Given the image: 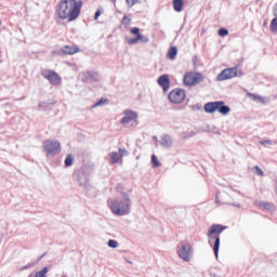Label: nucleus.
<instances>
[{
    "label": "nucleus",
    "mask_w": 277,
    "mask_h": 277,
    "mask_svg": "<svg viewBox=\"0 0 277 277\" xmlns=\"http://www.w3.org/2000/svg\"><path fill=\"white\" fill-rule=\"evenodd\" d=\"M130 31H131V34H133V36H136V37L134 38V40H136V44H137L138 42H141L142 34H140V28L134 27V28H132Z\"/></svg>",
    "instance_id": "obj_21"
},
{
    "label": "nucleus",
    "mask_w": 277,
    "mask_h": 277,
    "mask_svg": "<svg viewBox=\"0 0 277 277\" xmlns=\"http://www.w3.org/2000/svg\"><path fill=\"white\" fill-rule=\"evenodd\" d=\"M243 72L239 67H230L223 69L215 78V81H228V79H235V77H241Z\"/></svg>",
    "instance_id": "obj_5"
},
{
    "label": "nucleus",
    "mask_w": 277,
    "mask_h": 277,
    "mask_svg": "<svg viewBox=\"0 0 277 277\" xmlns=\"http://www.w3.org/2000/svg\"><path fill=\"white\" fill-rule=\"evenodd\" d=\"M273 14H274L275 18H277V3L274 6Z\"/></svg>",
    "instance_id": "obj_40"
},
{
    "label": "nucleus",
    "mask_w": 277,
    "mask_h": 277,
    "mask_svg": "<svg viewBox=\"0 0 277 277\" xmlns=\"http://www.w3.org/2000/svg\"><path fill=\"white\" fill-rule=\"evenodd\" d=\"M79 78L85 83H96V81L101 80V76L94 70L82 71L79 74Z\"/></svg>",
    "instance_id": "obj_8"
},
{
    "label": "nucleus",
    "mask_w": 277,
    "mask_h": 277,
    "mask_svg": "<svg viewBox=\"0 0 277 277\" xmlns=\"http://www.w3.org/2000/svg\"><path fill=\"white\" fill-rule=\"evenodd\" d=\"M233 207H241V205L240 203H238V202H235V203H233Z\"/></svg>",
    "instance_id": "obj_41"
},
{
    "label": "nucleus",
    "mask_w": 277,
    "mask_h": 277,
    "mask_svg": "<svg viewBox=\"0 0 277 277\" xmlns=\"http://www.w3.org/2000/svg\"><path fill=\"white\" fill-rule=\"evenodd\" d=\"M183 0H173V10L175 12H183Z\"/></svg>",
    "instance_id": "obj_20"
},
{
    "label": "nucleus",
    "mask_w": 277,
    "mask_h": 277,
    "mask_svg": "<svg viewBox=\"0 0 277 277\" xmlns=\"http://www.w3.org/2000/svg\"><path fill=\"white\" fill-rule=\"evenodd\" d=\"M107 205L111 213L119 217L131 213V196L127 193H120L117 197L108 199Z\"/></svg>",
    "instance_id": "obj_2"
},
{
    "label": "nucleus",
    "mask_w": 277,
    "mask_h": 277,
    "mask_svg": "<svg viewBox=\"0 0 277 277\" xmlns=\"http://www.w3.org/2000/svg\"><path fill=\"white\" fill-rule=\"evenodd\" d=\"M252 171L258 176H265V173L263 172V169H261V167H259V166L253 167Z\"/></svg>",
    "instance_id": "obj_25"
},
{
    "label": "nucleus",
    "mask_w": 277,
    "mask_h": 277,
    "mask_svg": "<svg viewBox=\"0 0 277 277\" xmlns=\"http://www.w3.org/2000/svg\"><path fill=\"white\" fill-rule=\"evenodd\" d=\"M113 3H116V0H110Z\"/></svg>",
    "instance_id": "obj_42"
},
{
    "label": "nucleus",
    "mask_w": 277,
    "mask_h": 277,
    "mask_svg": "<svg viewBox=\"0 0 277 277\" xmlns=\"http://www.w3.org/2000/svg\"><path fill=\"white\" fill-rule=\"evenodd\" d=\"M206 114H215L219 111L222 116H228L230 114V107L226 106L224 101L209 102L203 106Z\"/></svg>",
    "instance_id": "obj_4"
},
{
    "label": "nucleus",
    "mask_w": 277,
    "mask_h": 277,
    "mask_svg": "<svg viewBox=\"0 0 277 277\" xmlns=\"http://www.w3.org/2000/svg\"><path fill=\"white\" fill-rule=\"evenodd\" d=\"M47 274H49V267H43L41 271L37 272L35 277H47Z\"/></svg>",
    "instance_id": "obj_24"
},
{
    "label": "nucleus",
    "mask_w": 277,
    "mask_h": 277,
    "mask_svg": "<svg viewBox=\"0 0 277 277\" xmlns=\"http://www.w3.org/2000/svg\"><path fill=\"white\" fill-rule=\"evenodd\" d=\"M126 3L128 8H133V5H137V3H140V0H126Z\"/></svg>",
    "instance_id": "obj_29"
},
{
    "label": "nucleus",
    "mask_w": 277,
    "mask_h": 277,
    "mask_svg": "<svg viewBox=\"0 0 277 277\" xmlns=\"http://www.w3.org/2000/svg\"><path fill=\"white\" fill-rule=\"evenodd\" d=\"M119 157L122 159V157H127V155H129V151L124 148H119Z\"/></svg>",
    "instance_id": "obj_33"
},
{
    "label": "nucleus",
    "mask_w": 277,
    "mask_h": 277,
    "mask_svg": "<svg viewBox=\"0 0 277 277\" xmlns=\"http://www.w3.org/2000/svg\"><path fill=\"white\" fill-rule=\"evenodd\" d=\"M157 83L162 88L163 92H168V90H170V77H168V75L160 76Z\"/></svg>",
    "instance_id": "obj_13"
},
{
    "label": "nucleus",
    "mask_w": 277,
    "mask_h": 277,
    "mask_svg": "<svg viewBox=\"0 0 277 277\" xmlns=\"http://www.w3.org/2000/svg\"><path fill=\"white\" fill-rule=\"evenodd\" d=\"M271 31L277 34V17L273 18L271 22Z\"/></svg>",
    "instance_id": "obj_26"
},
{
    "label": "nucleus",
    "mask_w": 277,
    "mask_h": 277,
    "mask_svg": "<svg viewBox=\"0 0 277 277\" xmlns=\"http://www.w3.org/2000/svg\"><path fill=\"white\" fill-rule=\"evenodd\" d=\"M72 163H75V157H72V155H68L65 158V167L66 168H70V166H72Z\"/></svg>",
    "instance_id": "obj_23"
},
{
    "label": "nucleus",
    "mask_w": 277,
    "mask_h": 277,
    "mask_svg": "<svg viewBox=\"0 0 277 277\" xmlns=\"http://www.w3.org/2000/svg\"><path fill=\"white\" fill-rule=\"evenodd\" d=\"M43 150L47 157H55L62 150V145L60 141L48 140L43 143Z\"/></svg>",
    "instance_id": "obj_6"
},
{
    "label": "nucleus",
    "mask_w": 277,
    "mask_h": 277,
    "mask_svg": "<svg viewBox=\"0 0 277 277\" xmlns=\"http://www.w3.org/2000/svg\"><path fill=\"white\" fill-rule=\"evenodd\" d=\"M261 146H265L266 148H269V146H274V141L272 140H264L260 141Z\"/></svg>",
    "instance_id": "obj_27"
},
{
    "label": "nucleus",
    "mask_w": 277,
    "mask_h": 277,
    "mask_svg": "<svg viewBox=\"0 0 277 277\" xmlns=\"http://www.w3.org/2000/svg\"><path fill=\"white\" fill-rule=\"evenodd\" d=\"M62 53L65 55H75V53H79V48L65 45L62 48Z\"/></svg>",
    "instance_id": "obj_16"
},
{
    "label": "nucleus",
    "mask_w": 277,
    "mask_h": 277,
    "mask_svg": "<svg viewBox=\"0 0 277 277\" xmlns=\"http://www.w3.org/2000/svg\"><path fill=\"white\" fill-rule=\"evenodd\" d=\"M223 230H226V226H222L220 224H213L208 232V239L209 243L213 242L214 239V256L217 259L220 254V236H214V235H220Z\"/></svg>",
    "instance_id": "obj_3"
},
{
    "label": "nucleus",
    "mask_w": 277,
    "mask_h": 277,
    "mask_svg": "<svg viewBox=\"0 0 277 277\" xmlns=\"http://www.w3.org/2000/svg\"><path fill=\"white\" fill-rule=\"evenodd\" d=\"M248 96L249 98H251V101H254L255 103H260L261 105H267V103H269V97L256 95L254 93H249Z\"/></svg>",
    "instance_id": "obj_15"
},
{
    "label": "nucleus",
    "mask_w": 277,
    "mask_h": 277,
    "mask_svg": "<svg viewBox=\"0 0 277 277\" xmlns=\"http://www.w3.org/2000/svg\"><path fill=\"white\" fill-rule=\"evenodd\" d=\"M77 181H78L80 187H88V176H85V173L78 172L77 173Z\"/></svg>",
    "instance_id": "obj_17"
},
{
    "label": "nucleus",
    "mask_w": 277,
    "mask_h": 277,
    "mask_svg": "<svg viewBox=\"0 0 277 277\" xmlns=\"http://www.w3.org/2000/svg\"><path fill=\"white\" fill-rule=\"evenodd\" d=\"M127 42H128V44H137V41L135 40V38H133V39H127Z\"/></svg>",
    "instance_id": "obj_39"
},
{
    "label": "nucleus",
    "mask_w": 277,
    "mask_h": 277,
    "mask_svg": "<svg viewBox=\"0 0 277 277\" xmlns=\"http://www.w3.org/2000/svg\"><path fill=\"white\" fill-rule=\"evenodd\" d=\"M194 135H196V132L189 131V132H185V133L183 134V137H194Z\"/></svg>",
    "instance_id": "obj_36"
},
{
    "label": "nucleus",
    "mask_w": 277,
    "mask_h": 277,
    "mask_svg": "<svg viewBox=\"0 0 277 277\" xmlns=\"http://www.w3.org/2000/svg\"><path fill=\"white\" fill-rule=\"evenodd\" d=\"M81 5L83 2L77 0H61L57 8L58 17L62 21H77L81 14Z\"/></svg>",
    "instance_id": "obj_1"
},
{
    "label": "nucleus",
    "mask_w": 277,
    "mask_h": 277,
    "mask_svg": "<svg viewBox=\"0 0 277 277\" xmlns=\"http://www.w3.org/2000/svg\"><path fill=\"white\" fill-rule=\"evenodd\" d=\"M151 163H153L154 168L161 167V162H159V159H157V156H155V155L151 156Z\"/></svg>",
    "instance_id": "obj_28"
},
{
    "label": "nucleus",
    "mask_w": 277,
    "mask_h": 277,
    "mask_svg": "<svg viewBox=\"0 0 277 277\" xmlns=\"http://www.w3.org/2000/svg\"><path fill=\"white\" fill-rule=\"evenodd\" d=\"M108 247L109 248H118V241L110 239L108 240Z\"/></svg>",
    "instance_id": "obj_32"
},
{
    "label": "nucleus",
    "mask_w": 277,
    "mask_h": 277,
    "mask_svg": "<svg viewBox=\"0 0 277 277\" xmlns=\"http://www.w3.org/2000/svg\"><path fill=\"white\" fill-rule=\"evenodd\" d=\"M0 25H1V21H0Z\"/></svg>",
    "instance_id": "obj_43"
},
{
    "label": "nucleus",
    "mask_w": 277,
    "mask_h": 277,
    "mask_svg": "<svg viewBox=\"0 0 277 277\" xmlns=\"http://www.w3.org/2000/svg\"><path fill=\"white\" fill-rule=\"evenodd\" d=\"M185 90L183 89H174L169 93V101L179 105L185 101Z\"/></svg>",
    "instance_id": "obj_9"
},
{
    "label": "nucleus",
    "mask_w": 277,
    "mask_h": 277,
    "mask_svg": "<svg viewBox=\"0 0 277 277\" xmlns=\"http://www.w3.org/2000/svg\"><path fill=\"white\" fill-rule=\"evenodd\" d=\"M137 120V113L131 109H127L123 111V118L120 120L121 124H129V122H133Z\"/></svg>",
    "instance_id": "obj_12"
},
{
    "label": "nucleus",
    "mask_w": 277,
    "mask_h": 277,
    "mask_svg": "<svg viewBox=\"0 0 277 277\" xmlns=\"http://www.w3.org/2000/svg\"><path fill=\"white\" fill-rule=\"evenodd\" d=\"M122 25H124L126 27H129V25H131V18H129V16H123L122 18Z\"/></svg>",
    "instance_id": "obj_31"
},
{
    "label": "nucleus",
    "mask_w": 277,
    "mask_h": 277,
    "mask_svg": "<svg viewBox=\"0 0 277 277\" xmlns=\"http://www.w3.org/2000/svg\"><path fill=\"white\" fill-rule=\"evenodd\" d=\"M192 253H193V249H192V245L189 243L182 245L179 249L180 259H182L186 263H188V261L192 260Z\"/></svg>",
    "instance_id": "obj_11"
},
{
    "label": "nucleus",
    "mask_w": 277,
    "mask_h": 277,
    "mask_svg": "<svg viewBox=\"0 0 277 277\" xmlns=\"http://www.w3.org/2000/svg\"><path fill=\"white\" fill-rule=\"evenodd\" d=\"M105 103V100L101 98L98 102H96L93 107H101Z\"/></svg>",
    "instance_id": "obj_38"
},
{
    "label": "nucleus",
    "mask_w": 277,
    "mask_h": 277,
    "mask_svg": "<svg viewBox=\"0 0 277 277\" xmlns=\"http://www.w3.org/2000/svg\"><path fill=\"white\" fill-rule=\"evenodd\" d=\"M255 205L256 207H259V209H264L266 211H274V205L267 201H256Z\"/></svg>",
    "instance_id": "obj_18"
},
{
    "label": "nucleus",
    "mask_w": 277,
    "mask_h": 277,
    "mask_svg": "<svg viewBox=\"0 0 277 277\" xmlns=\"http://www.w3.org/2000/svg\"><path fill=\"white\" fill-rule=\"evenodd\" d=\"M102 14H103V11L97 10V11L95 12V15H94V21H98V16H101Z\"/></svg>",
    "instance_id": "obj_37"
},
{
    "label": "nucleus",
    "mask_w": 277,
    "mask_h": 277,
    "mask_svg": "<svg viewBox=\"0 0 277 277\" xmlns=\"http://www.w3.org/2000/svg\"><path fill=\"white\" fill-rule=\"evenodd\" d=\"M42 77L48 79L52 85H60V83H62V77L54 70L42 71Z\"/></svg>",
    "instance_id": "obj_10"
},
{
    "label": "nucleus",
    "mask_w": 277,
    "mask_h": 277,
    "mask_svg": "<svg viewBox=\"0 0 277 277\" xmlns=\"http://www.w3.org/2000/svg\"><path fill=\"white\" fill-rule=\"evenodd\" d=\"M160 145L162 148H172V146H174V141L172 140V136L164 134L160 138Z\"/></svg>",
    "instance_id": "obj_14"
},
{
    "label": "nucleus",
    "mask_w": 277,
    "mask_h": 277,
    "mask_svg": "<svg viewBox=\"0 0 277 277\" xmlns=\"http://www.w3.org/2000/svg\"><path fill=\"white\" fill-rule=\"evenodd\" d=\"M219 36H221V38H225V36H228V29L226 28L219 29Z\"/></svg>",
    "instance_id": "obj_30"
},
{
    "label": "nucleus",
    "mask_w": 277,
    "mask_h": 277,
    "mask_svg": "<svg viewBox=\"0 0 277 277\" xmlns=\"http://www.w3.org/2000/svg\"><path fill=\"white\" fill-rule=\"evenodd\" d=\"M110 157V163H122V158L120 157V154L117 151H113L109 155Z\"/></svg>",
    "instance_id": "obj_19"
},
{
    "label": "nucleus",
    "mask_w": 277,
    "mask_h": 277,
    "mask_svg": "<svg viewBox=\"0 0 277 277\" xmlns=\"http://www.w3.org/2000/svg\"><path fill=\"white\" fill-rule=\"evenodd\" d=\"M205 77L200 72L188 71L184 76V83L192 88V85H198L200 81H203Z\"/></svg>",
    "instance_id": "obj_7"
},
{
    "label": "nucleus",
    "mask_w": 277,
    "mask_h": 277,
    "mask_svg": "<svg viewBox=\"0 0 277 277\" xmlns=\"http://www.w3.org/2000/svg\"><path fill=\"white\" fill-rule=\"evenodd\" d=\"M149 41H150V39H148V37L141 35V42L143 44H148Z\"/></svg>",
    "instance_id": "obj_35"
},
{
    "label": "nucleus",
    "mask_w": 277,
    "mask_h": 277,
    "mask_svg": "<svg viewBox=\"0 0 277 277\" xmlns=\"http://www.w3.org/2000/svg\"><path fill=\"white\" fill-rule=\"evenodd\" d=\"M177 53H179V50L176 49V47L170 48V50L168 52L169 60H175Z\"/></svg>",
    "instance_id": "obj_22"
},
{
    "label": "nucleus",
    "mask_w": 277,
    "mask_h": 277,
    "mask_svg": "<svg viewBox=\"0 0 277 277\" xmlns=\"http://www.w3.org/2000/svg\"><path fill=\"white\" fill-rule=\"evenodd\" d=\"M36 265H38V263L31 262L28 263L26 266L22 267V269H31V267H36Z\"/></svg>",
    "instance_id": "obj_34"
}]
</instances>
